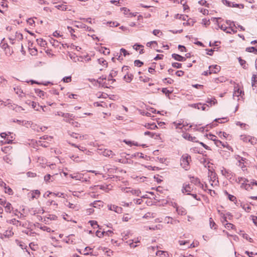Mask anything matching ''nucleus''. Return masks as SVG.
<instances>
[{"instance_id":"nucleus-20","label":"nucleus","mask_w":257,"mask_h":257,"mask_svg":"<svg viewBox=\"0 0 257 257\" xmlns=\"http://www.w3.org/2000/svg\"><path fill=\"white\" fill-rule=\"evenodd\" d=\"M3 207L5 208V211L7 213H11L13 209V207L12 204L8 202H7V203Z\"/></svg>"},{"instance_id":"nucleus-2","label":"nucleus","mask_w":257,"mask_h":257,"mask_svg":"<svg viewBox=\"0 0 257 257\" xmlns=\"http://www.w3.org/2000/svg\"><path fill=\"white\" fill-rule=\"evenodd\" d=\"M193 190L192 187L189 184L184 183L181 189L183 193H187V195L191 194V192Z\"/></svg>"},{"instance_id":"nucleus-40","label":"nucleus","mask_w":257,"mask_h":257,"mask_svg":"<svg viewBox=\"0 0 257 257\" xmlns=\"http://www.w3.org/2000/svg\"><path fill=\"white\" fill-rule=\"evenodd\" d=\"M37 42L38 44L42 47H44L47 44L46 41L44 40L42 38L37 39Z\"/></svg>"},{"instance_id":"nucleus-64","label":"nucleus","mask_w":257,"mask_h":257,"mask_svg":"<svg viewBox=\"0 0 257 257\" xmlns=\"http://www.w3.org/2000/svg\"><path fill=\"white\" fill-rule=\"evenodd\" d=\"M5 193L9 194V195H11L13 193L12 189L9 186H7V189H5Z\"/></svg>"},{"instance_id":"nucleus-52","label":"nucleus","mask_w":257,"mask_h":257,"mask_svg":"<svg viewBox=\"0 0 257 257\" xmlns=\"http://www.w3.org/2000/svg\"><path fill=\"white\" fill-rule=\"evenodd\" d=\"M134 65L137 67H141L143 65V62L139 60H136L134 61Z\"/></svg>"},{"instance_id":"nucleus-32","label":"nucleus","mask_w":257,"mask_h":257,"mask_svg":"<svg viewBox=\"0 0 257 257\" xmlns=\"http://www.w3.org/2000/svg\"><path fill=\"white\" fill-rule=\"evenodd\" d=\"M3 50L5 52V54L8 56H11L14 52L13 49L10 46Z\"/></svg>"},{"instance_id":"nucleus-24","label":"nucleus","mask_w":257,"mask_h":257,"mask_svg":"<svg viewBox=\"0 0 257 257\" xmlns=\"http://www.w3.org/2000/svg\"><path fill=\"white\" fill-rule=\"evenodd\" d=\"M251 85L255 89L257 88V76L256 74H253L251 77Z\"/></svg>"},{"instance_id":"nucleus-60","label":"nucleus","mask_w":257,"mask_h":257,"mask_svg":"<svg viewBox=\"0 0 257 257\" xmlns=\"http://www.w3.org/2000/svg\"><path fill=\"white\" fill-rule=\"evenodd\" d=\"M40 229L44 231H46L48 232H50L51 231V229L50 227H48L44 225L43 226H41Z\"/></svg>"},{"instance_id":"nucleus-44","label":"nucleus","mask_w":257,"mask_h":257,"mask_svg":"<svg viewBox=\"0 0 257 257\" xmlns=\"http://www.w3.org/2000/svg\"><path fill=\"white\" fill-rule=\"evenodd\" d=\"M99 51L104 55H108L110 53L109 50L105 47H101Z\"/></svg>"},{"instance_id":"nucleus-42","label":"nucleus","mask_w":257,"mask_h":257,"mask_svg":"<svg viewBox=\"0 0 257 257\" xmlns=\"http://www.w3.org/2000/svg\"><path fill=\"white\" fill-rule=\"evenodd\" d=\"M98 63L103 66H105L106 67L107 66V62L103 58H101L98 59Z\"/></svg>"},{"instance_id":"nucleus-41","label":"nucleus","mask_w":257,"mask_h":257,"mask_svg":"<svg viewBox=\"0 0 257 257\" xmlns=\"http://www.w3.org/2000/svg\"><path fill=\"white\" fill-rule=\"evenodd\" d=\"M224 193L228 196V198L229 200L233 202L236 201V198L234 196L229 194L226 191H225Z\"/></svg>"},{"instance_id":"nucleus-33","label":"nucleus","mask_w":257,"mask_h":257,"mask_svg":"<svg viewBox=\"0 0 257 257\" xmlns=\"http://www.w3.org/2000/svg\"><path fill=\"white\" fill-rule=\"evenodd\" d=\"M0 46L3 49H5L9 46L5 38L1 41Z\"/></svg>"},{"instance_id":"nucleus-23","label":"nucleus","mask_w":257,"mask_h":257,"mask_svg":"<svg viewBox=\"0 0 257 257\" xmlns=\"http://www.w3.org/2000/svg\"><path fill=\"white\" fill-rule=\"evenodd\" d=\"M49 41L50 44L55 48H58L61 45L60 42L53 38H51Z\"/></svg>"},{"instance_id":"nucleus-51","label":"nucleus","mask_w":257,"mask_h":257,"mask_svg":"<svg viewBox=\"0 0 257 257\" xmlns=\"http://www.w3.org/2000/svg\"><path fill=\"white\" fill-rule=\"evenodd\" d=\"M209 223L211 228H214V229H216V224L215 222L213 221V219L211 217L209 218Z\"/></svg>"},{"instance_id":"nucleus-29","label":"nucleus","mask_w":257,"mask_h":257,"mask_svg":"<svg viewBox=\"0 0 257 257\" xmlns=\"http://www.w3.org/2000/svg\"><path fill=\"white\" fill-rule=\"evenodd\" d=\"M53 178L50 174H47L44 177V181L46 183H49L50 182H53Z\"/></svg>"},{"instance_id":"nucleus-4","label":"nucleus","mask_w":257,"mask_h":257,"mask_svg":"<svg viewBox=\"0 0 257 257\" xmlns=\"http://www.w3.org/2000/svg\"><path fill=\"white\" fill-rule=\"evenodd\" d=\"M62 116L64 117L65 121L72 124L74 123V120L73 119L74 116L72 114L69 113H62Z\"/></svg>"},{"instance_id":"nucleus-14","label":"nucleus","mask_w":257,"mask_h":257,"mask_svg":"<svg viewBox=\"0 0 257 257\" xmlns=\"http://www.w3.org/2000/svg\"><path fill=\"white\" fill-rule=\"evenodd\" d=\"M224 119V118H216L214 119V121H215V122H213L211 123H210V124H207L206 125V127H207V128H208V127L209 126L210 128H212L213 127H215L217 125L216 122H218L220 123H223V122L222 121V120Z\"/></svg>"},{"instance_id":"nucleus-7","label":"nucleus","mask_w":257,"mask_h":257,"mask_svg":"<svg viewBox=\"0 0 257 257\" xmlns=\"http://www.w3.org/2000/svg\"><path fill=\"white\" fill-rule=\"evenodd\" d=\"M107 207L109 210L113 211L117 213H121L122 211V209L121 207L115 205L109 204L108 205Z\"/></svg>"},{"instance_id":"nucleus-17","label":"nucleus","mask_w":257,"mask_h":257,"mask_svg":"<svg viewBox=\"0 0 257 257\" xmlns=\"http://www.w3.org/2000/svg\"><path fill=\"white\" fill-rule=\"evenodd\" d=\"M182 137L186 139V140H188L190 141H192V142H196V138L195 137H192L190 135V134H188V133H184L182 135Z\"/></svg>"},{"instance_id":"nucleus-57","label":"nucleus","mask_w":257,"mask_h":257,"mask_svg":"<svg viewBox=\"0 0 257 257\" xmlns=\"http://www.w3.org/2000/svg\"><path fill=\"white\" fill-rule=\"evenodd\" d=\"M172 66L174 68H180L182 67V64L177 62H174L172 64Z\"/></svg>"},{"instance_id":"nucleus-49","label":"nucleus","mask_w":257,"mask_h":257,"mask_svg":"<svg viewBox=\"0 0 257 257\" xmlns=\"http://www.w3.org/2000/svg\"><path fill=\"white\" fill-rule=\"evenodd\" d=\"M248 142L250 143L252 145H254L257 143V139L254 137H249Z\"/></svg>"},{"instance_id":"nucleus-37","label":"nucleus","mask_w":257,"mask_h":257,"mask_svg":"<svg viewBox=\"0 0 257 257\" xmlns=\"http://www.w3.org/2000/svg\"><path fill=\"white\" fill-rule=\"evenodd\" d=\"M94 207H97L102 206V202L100 200L94 201L92 203L90 204Z\"/></svg>"},{"instance_id":"nucleus-63","label":"nucleus","mask_w":257,"mask_h":257,"mask_svg":"<svg viewBox=\"0 0 257 257\" xmlns=\"http://www.w3.org/2000/svg\"><path fill=\"white\" fill-rule=\"evenodd\" d=\"M122 10L123 11V13L125 15L130 16L131 14V13L130 12V10L126 8H122Z\"/></svg>"},{"instance_id":"nucleus-35","label":"nucleus","mask_w":257,"mask_h":257,"mask_svg":"<svg viewBox=\"0 0 257 257\" xmlns=\"http://www.w3.org/2000/svg\"><path fill=\"white\" fill-rule=\"evenodd\" d=\"M226 80V77L224 76H220L218 78H216L214 79V82L215 83H220V82H225Z\"/></svg>"},{"instance_id":"nucleus-30","label":"nucleus","mask_w":257,"mask_h":257,"mask_svg":"<svg viewBox=\"0 0 257 257\" xmlns=\"http://www.w3.org/2000/svg\"><path fill=\"white\" fill-rule=\"evenodd\" d=\"M189 178L191 179V182L192 183H193L196 185H200L201 183L199 178L194 177H190Z\"/></svg>"},{"instance_id":"nucleus-45","label":"nucleus","mask_w":257,"mask_h":257,"mask_svg":"<svg viewBox=\"0 0 257 257\" xmlns=\"http://www.w3.org/2000/svg\"><path fill=\"white\" fill-rule=\"evenodd\" d=\"M236 181L237 182H238V183H240L241 184V183H244V182H248V180L247 179H246V178H243V177H238L236 179Z\"/></svg>"},{"instance_id":"nucleus-15","label":"nucleus","mask_w":257,"mask_h":257,"mask_svg":"<svg viewBox=\"0 0 257 257\" xmlns=\"http://www.w3.org/2000/svg\"><path fill=\"white\" fill-rule=\"evenodd\" d=\"M73 237H74V235L70 234L68 236H67L66 238L63 239V241L67 243L74 244V243H75V241Z\"/></svg>"},{"instance_id":"nucleus-1","label":"nucleus","mask_w":257,"mask_h":257,"mask_svg":"<svg viewBox=\"0 0 257 257\" xmlns=\"http://www.w3.org/2000/svg\"><path fill=\"white\" fill-rule=\"evenodd\" d=\"M191 161V156L187 154L182 155L180 159V165L185 170L189 169V163Z\"/></svg>"},{"instance_id":"nucleus-12","label":"nucleus","mask_w":257,"mask_h":257,"mask_svg":"<svg viewBox=\"0 0 257 257\" xmlns=\"http://www.w3.org/2000/svg\"><path fill=\"white\" fill-rule=\"evenodd\" d=\"M209 139L214 142V144L217 147H220V144H222V142L217 139V137L213 135H209Z\"/></svg>"},{"instance_id":"nucleus-8","label":"nucleus","mask_w":257,"mask_h":257,"mask_svg":"<svg viewBox=\"0 0 257 257\" xmlns=\"http://www.w3.org/2000/svg\"><path fill=\"white\" fill-rule=\"evenodd\" d=\"M209 74L217 73L220 70V67L217 65H212L209 67Z\"/></svg>"},{"instance_id":"nucleus-27","label":"nucleus","mask_w":257,"mask_h":257,"mask_svg":"<svg viewBox=\"0 0 257 257\" xmlns=\"http://www.w3.org/2000/svg\"><path fill=\"white\" fill-rule=\"evenodd\" d=\"M248 182L241 183V187L245 189L246 190H250V189H251V185L250 183H248Z\"/></svg>"},{"instance_id":"nucleus-25","label":"nucleus","mask_w":257,"mask_h":257,"mask_svg":"<svg viewBox=\"0 0 257 257\" xmlns=\"http://www.w3.org/2000/svg\"><path fill=\"white\" fill-rule=\"evenodd\" d=\"M117 75V71L114 70H111L108 77V81H112L114 82L115 79H113V77H115Z\"/></svg>"},{"instance_id":"nucleus-62","label":"nucleus","mask_w":257,"mask_h":257,"mask_svg":"<svg viewBox=\"0 0 257 257\" xmlns=\"http://www.w3.org/2000/svg\"><path fill=\"white\" fill-rule=\"evenodd\" d=\"M210 20H208V19H202V24L205 26H208L209 24H210Z\"/></svg>"},{"instance_id":"nucleus-18","label":"nucleus","mask_w":257,"mask_h":257,"mask_svg":"<svg viewBox=\"0 0 257 257\" xmlns=\"http://www.w3.org/2000/svg\"><path fill=\"white\" fill-rule=\"evenodd\" d=\"M221 173L227 178H231L232 176V172L224 168L221 170Z\"/></svg>"},{"instance_id":"nucleus-56","label":"nucleus","mask_w":257,"mask_h":257,"mask_svg":"<svg viewBox=\"0 0 257 257\" xmlns=\"http://www.w3.org/2000/svg\"><path fill=\"white\" fill-rule=\"evenodd\" d=\"M9 101V100H8L7 101H4L0 99V106H6L7 105H9V106L10 105L11 103Z\"/></svg>"},{"instance_id":"nucleus-28","label":"nucleus","mask_w":257,"mask_h":257,"mask_svg":"<svg viewBox=\"0 0 257 257\" xmlns=\"http://www.w3.org/2000/svg\"><path fill=\"white\" fill-rule=\"evenodd\" d=\"M31 104L32 107L35 110L38 111L39 110V108L40 107L42 108V106H40L39 104L38 103L36 102L30 101L29 104Z\"/></svg>"},{"instance_id":"nucleus-31","label":"nucleus","mask_w":257,"mask_h":257,"mask_svg":"<svg viewBox=\"0 0 257 257\" xmlns=\"http://www.w3.org/2000/svg\"><path fill=\"white\" fill-rule=\"evenodd\" d=\"M8 222L17 226L21 225V222L15 218L10 220Z\"/></svg>"},{"instance_id":"nucleus-5","label":"nucleus","mask_w":257,"mask_h":257,"mask_svg":"<svg viewBox=\"0 0 257 257\" xmlns=\"http://www.w3.org/2000/svg\"><path fill=\"white\" fill-rule=\"evenodd\" d=\"M13 122H17L20 125L26 126L27 127H32V125L33 124V123L31 121H28L26 120H19V119H14L13 120Z\"/></svg>"},{"instance_id":"nucleus-50","label":"nucleus","mask_w":257,"mask_h":257,"mask_svg":"<svg viewBox=\"0 0 257 257\" xmlns=\"http://www.w3.org/2000/svg\"><path fill=\"white\" fill-rule=\"evenodd\" d=\"M162 92L166 95H169L172 92V91L168 90L167 88H163L162 89Z\"/></svg>"},{"instance_id":"nucleus-48","label":"nucleus","mask_w":257,"mask_h":257,"mask_svg":"<svg viewBox=\"0 0 257 257\" xmlns=\"http://www.w3.org/2000/svg\"><path fill=\"white\" fill-rule=\"evenodd\" d=\"M224 226L226 228L228 229H229L230 228L233 229L235 228V226L231 223H228V222L225 223L224 224Z\"/></svg>"},{"instance_id":"nucleus-43","label":"nucleus","mask_w":257,"mask_h":257,"mask_svg":"<svg viewBox=\"0 0 257 257\" xmlns=\"http://www.w3.org/2000/svg\"><path fill=\"white\" fill-rule=\"evenodd\" d=\"M238 61L240 65L244 68H246V61L242 59L240 57L238 58Z\"/></svg>"},{"instance_id":"nucleus-9","label":"nucleus","mask_w":257,"mask_h":257,"mask_svg":"<svg viewBox=\"0 0 257 257\" xmlns=\"http://www.w3.org/2000/svg\"><path fill=\"white\" fill-rule=\"evenodd\" d=\"M35 92L39 97L43 99L48 97V95L46 92L39 89H35Z\"/></svg>"},{"instance_id":"nucleus-36","label":"nucleus","mask_w":257,"mask_h":257,"mask_svg":"<svg viewBox=\"0 0 257 257\" xmlns=\"http://www.w3.org/2000/svg\"><path fill=\"white\" fill-rule=\"evenodd\" d=\"M206 102L211 106L212 104L214 105L217 103V101L214 97L211 98H208L206 100Z\"/></svg>"},{"instance_id":"nucleus-58","label":"nucleus","mask_w":257,"mask_h":257,"mask_svg":"<svg viewBox=\"0 0 257 257\" xmlns=\"http://www.w3.org/2000/svg\"><path fill=\"white\" fill-rule=\"evenodd\" d=\"M105 234V231H99V230H97L96 232V235L99 237H102L103 236H104Z\"/></svg>"},{"instance_id":"nucleus-55","label":"nucleus","mask_w":257,"mask_h":257,"mask_svg":"<svg viewBox=\"0 0 257 257\" xmlns=\"http://www.w3.org/2000/svg\"><path fill=\"white\" fill-rule=\"evenodd\" d=\"M242 237L244 238H245L246 240H247L250 242H253V239L249 237L248 236V235L247 234H246V233H243L242 234Z\"/></svg>"},{"instance_id":"nucleus-22","label":"nucleus","mask_w":257,"mask_h":257,"mask_svg":"<svg viewBox=\"0 0 257 257\" xmlns=\"http://www.w3.org/2000/svg\"><path fill=\"white\" fill-rule=\"evenodd\" d=\"M9 107L11 109L15 110L17 112H21V111L24 110V109L22 107L14 104H11L9 106Z\"/></svg>"},{"instance_id":"nucleus-34","label":"nucleus","mask_w":257,"mask_h":257,"mask_svg":"<svg viewBox=\"0 0 257 257\" xmlns=\"http://www.w3.org/2000/svg\"><path fill=\"white\" fill-rule=\"evenodd\" d=\"M214 19L216 20V23L218 25V28H220V29H221L222 30H223V31L226 32V30L228 29V27H226L225 26H223V25H219L218 20L219 19H220V18H215Z\"/></svg>"},{"instance_id":"nucleus-54","label":"nucleus","mask_w":257,"mask_h":257,"mask_svg":"<svg viewBox=\"0 0 257 257\" xmlns=\"http://www.w3.org/2000/svg\"><path fill=\"white\" fill-rule=\"evenodd\" d=\"M38 144L39 146H41L45 148H47L48 147V143L47 142H43L41 141H39L38 142Z\"/></svg>"},{"instance_id":"nucleus-38","label":"nucleus","mask_w":257,"mask_h":257,"mask_svg":"<svg viewBox=\"0 0 257 257\" xmlns=\"http://www.w3.org/2000/svg\"><path fill=\"white\" fill-rule=\"evenodd\" d=\"M165 222L167 223L174 224L176 221L174 220L172 217L166 216L164 219Z\"/></svg>"},{"instance_id":"nucleus-46","label":"nucleus","mask_w":257,"mask_h":257,"mask_svg":"<svg viewBox=\"0 0 257 257\" xmlns=\"http://www.w3.org/2000/svg\"><path fill=\"white\" fill-rule=\"evenodd\" d=\"M246 51L255 54L256 53V48L254 47H247L246 48Z\"/></svg>"},{"instance_id":"nucleus-10","label":"nucleus","mask_w":257,"mask_h":257,"mask_svg":"<svg viewBox=\"0 0 257 257\" xmlns=\"http://www.w3.org/2000/svg\"><path fill=\"white\" fill-rule=\"evenodd\" d=\"M208 177H210V181L212 182L211 183V185H213V183H215V184H216V183L218 182V181H216V173L212 171H210V170H209Z\"/></svg>"},{"instance_id":"nucleus-26","label":"nucleus","mask_w":257,"mask_h":257,"mask_svg":"<svg viewBox=\"0 0 257 257\" xmlns=\"http://www.w3.org/2000/svg\"><path fill=\"white\" fill-rule=\"evenodd\" d=\"M55 7L61 11H64L68 9L67 6L65 5V3L59 4L55 6Z\"/></svg>"},{"instance_id":"nucleus-53","label":"nucleus","mask_w":257,"mask_h":257,"mask_svg":"<svg viewBox=\"0 0 257 257\" xmlns=\"http://www.w3.org/2000/svg\"><path fill=\"white\" fill-rule=\"evenodd\" d=\"M148 128L151 129V130H154L156 128H157V126L155 123H151V124H148L147 126H146Z\"/></svg>"},{"instance_id":"nucleus-13","label":"nucleus","mask_w":257,"mask_h":257,"mask_svg":"<svg viewBox=\"0 0 257 257\" xmlns=\"http://www.w3.org/2000/svg\"><path fill=\"white\" fill-rule=\"evenodd\" d=\"M101 154L104 156L110 157L111 158H113L115 156V154L112 152V151L107 149H105L101 152Z\"/></svg>"},{"instance_id":"nucleus-61","label":"nucleus","mask_w":257,"mask_h":257,"mask_svg":"<svg viewBox=\"0 0 257 257\" xmlns=\"http://www.w3.org/2000/svg\"><path fill=\"white\" fill-rule=\"evenodd\" d=\"M62 80L63 81V82L66 83L70 82L71 81V76H69L64 77L63 78Z\"/></svg>"},{"instance_id":"nucleus-11","label":"nucleus","mask_w":257,"mask_h":257,"mask_svg":"<svg viewBox=\"0 0 257 257\" xmlns=\"http://www.w3.org/2000/svg\"><path fill=\"white\" fill-rule=\"evenodd\" d=\"M192 107L197 108L198 109H201L202 110H205L206 106H209L208 105L206 104H202L201 103H194L191 105Z\"/></svg>"},{"instance_id":"nucleus-19","label":"nucleus","mask_w":257,"mask_h":257,"mask_svg":"<svg viewBox=\"0 0 257 257\" xmlns=\"http://www.w3.org/2000/svg\"><path fill=\"white\" fill-rule=\"evenodd\" d=\"M70 136L72 138L75 139H79L80 140L87 139V135H83L81 136L79 134H76L75 133H72L70 134Z\"/></svg>"},{"instance_id":"nucleus-59","label":"nucleus","mask_w":257,"mask_h":257,"mask_svg":"<svg viewBox=\"0 0 257 257\" xmlns=\"http://www.w3.org/2000/svg\"><path fill=\"white\" fill-rule=\"evenodd\" d=\"M249 136H246L245 135L240 136V139L244 142H248Z\"/></svg>"},{"instance_id":"nucleus-16","label":"nucleus","mask_w":257,"mask_h":257,"mask_svg":"<svg viewBox=\"0 0 257 257\" xmlns=\"http://www.w3.org/2000/svg\"><path fill=\"white\" fill-rule=\"evenodd\" d=\"M172 57L173 58H174L175 60L180 61V62H184L186 61V58L184 57H183L179 54H173L172 55Z\"/></svg>"},{"instance_id":"nucleus-3","label":"nucleus","mask_w":257,"mask_h":257,"mask_svg":"<svg viewBox=\"0 0 257 257\" xmlns=\"http://www.w3.org/2000/svg\"><path fill=\"white\" fill-rule=\"evenodd\" d=\"M244 95V91L241 90L238 86L234 87V92L233 94V98L235 97H237V100L239 99V97L240 96L242 97V96Z\"/></svg>"},{"instance_id":"nucleus-39","label":"nucleus","mask_w":257,"mask_h":257,"mask_svg":"<svg viewBox=\"0 0 257 257\" xmlns=\"http://www.w3.org/2000/svg\"><path fill=\"white\" fill-rule=\"evenodd\" d=\"M110 187H111L110 185H101L100 186V189L101 190H104L106 192H108L109 190L111 189V188H110Z\"/></svg>"},{"instance_id":"nucleus-6","label":"nucleus","mask_w":257,"mask_h":257,"mask_svg":"<svg viewBox=\"0 0 257 257\" xmlns=\"http://www.w3.org/2000/svg\"><path fill=\"white\" fill-rule=\"evenodd\" d=\"M173 207L176 208L178 214L180 215H184L187 213L186 210L183 207L178 206L176 203H175Z\"/></svg>"},{"instance_id":"nucleus-47","label":"nucleus","mask_w":257,"mask_h":257,"mask_svg":"<svg viewBox=\"0 0 257 257\" xmlns=\"http://www.w3.org/2000/svg\"><path fill=\"white\" fill-rule=\"evenodd\" d=\"M40 194V192L38 190H35L33 191L32 193V197L33 198H37L39 196Z\"/></svg>"},{"instance_id":"nucleus-21","label":"nucleus","mask_w":257,"mask_h":257,"mask_svg":"<svg viewBox=\"0 0 257 257\" xmlns=\"http://www.w3.org/2000/svg\"><path fill=\"white\" fill-rule=\"evenodd\" d=\"M134 77V75L132 74L129 73L128 72H126V74L123 77V79L127 83L130 82Z\"/></svg>"}]
</instances>
